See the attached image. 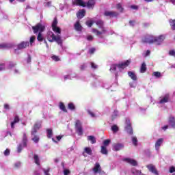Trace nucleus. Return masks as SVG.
Returning <instances> with one entry per match:
<instances>
[{"label":"nucleus","mask_w":175,"mask_h":175,"mask_svg":"<svg viewBox=\"0 0 175 175\" xmlns=\"http://www.w3.org/2000/svg\"><path fill=\"white\" fill-rule=\"evenodd\" d=\"M32 29L33 31V33H38V35L37 36L38 42H43L44 38L42 32H44V31L46 29V26L44 25V24L38 23L36 26L32 27Z\"/></svg>","instance_id":"f257e3e1"},{"label":"nucleus","mask_w":175,"mask_h":175,"mask_svg":"<svg viewBox=\"0 0 175 175\" xmlns=\"http://www.w3.org/2000/svg\"><path fill=\"white\" fill-rule=\"evenodd\" d=\"M72 5L74 6H83V8H88V9H94L95 6V0H89L87 3L83 0H73Z\"/></svg>","instance_id":"f03ea898"},{"label":"nucleus","mask_w":175,"mask_h":175,"mask_svg":"<svg viewBox=\"0 0 175 175\" xmlns=\"http://www.w3.org/2000/svg\"><path fill=\"white\" fill-rule=\"evenodd\" d=\"M46 39L51 43H53V42H56L57 44L62 46V38H61V35L59 34L55 36L53 31H49L46 33Z\"/></svg>","instance_id":"7ed1b4c3"},{"label":"nucleus","mask_w":175,"mask_h":175,"mask_svg":"<svg viewBox=\"0 0 175 175\" xmlns=\"http://www.w3.org/2000/svg\"><path fill=\"white\" fill-rule=\"evenodd\" d=\"M95 23H96V25L98 27V28L102 29V31H99L96 29H93L92 32H94V33H96V35H97V36H100V35H103V34L106 33V30H105V27H103V25H104L103 21L99 19L98 21H96Z\"/></svg>","instance_id":"20e7f679"},{"label":"nucleus","mask_w":175,"mask_h":175,"mask_svg":"<svg viewBox=\"0 0 175 175\" xmlns=\"http://www.w3.org/2000/svg\"><path fill=\"white\" fill-rule=\"evenodd\" d=\"M169 102H170V94L167 93L159 98V101H157V104L158 107H163L165 104Z\"/></svg>","instance_id":"39448f33"},{"label":"nucleus","mask_w":175,"mask_h":175,"mask_svg":"<svg viewBox=\"0 0 175 175\" xmlns=\"http://www.w3.org/2000/svg\"><path fill=\"white\" fill-rule=\"evenodd\" d=\"M129 64H131V60H126L119 64H113L111 66L110 72H113L117 70V68L121 70V69H124V68H126V66H129Z\"/></svg>","instance_id":"423d86ee"},{"label":"nucleus","mask_w":175,"mask_h":175,"mask_svg":"<svg viewBox=\"0 0 175 175\" xmlns=\"http://www.w3.org/2000/svg\"><path fill=\"white\" fill-rule=\"evenodd\" d=\"M75 131L78 136H83V133H84V130L83 129V122L79 120H77L75 122Z\"/></svg>","instance_id":"0eeeda50"},{"label":"nucleus","mask_w":175,"mask_h":175,"mask_svg":"<svg viewBox=\"0 0 175 175\" xmlns=\"http://www.w3.org/2000/svg\"><path fill=\"white\" fill-rule=\"evenodd\" d=\"M27 144H28V138L27 137V134L24 133L22 143L18 146L17 152H21V151H23V148H24V147H27Z\"/></svg>","instance_id":"6e6552de"},{"label":"nucleus","mask_w":175,"mask_h":175,"mask_svg":"<svg viewBox=\"0 0 175 175\" xmlns=\"http://www.w3.org/2000/svg\"><path fill=\"white\" fill-rule=\"evenodd\" d=\"M125 131L129 133V135L133 134V130L132 129V126L131 125V120L129 119H126V126Z\"/></svg>","instance_id":"1a4fd4ad"},{"label":"nucleus","mask_w":175,"mask_h":175,"mask_svg":"<svg viewBox=\"0 0 175 175\" xmlns=\"http://www.w3.org/2000/svg\"><path fill=\"white\" fill-rule=\"evenodd\" d=\"M154 36L148 35L142 38V43H154Z\"/></svg>","instance_id":"9d476101"},{"label":"nucleus","mask_w":175,"mask_h":175,"mask_svg":"<svg viewBox=\"0 0 175 175\" xmlns=\"http://www.w3.org/2000/svg\"><path fill=\"white\" fill-rule=\"evenodd\" d=\"M57 24L58 21H57V19L55 18L52 23V29L53 31L55 32V33H61V29L57 27Z\"/></svg>","instance_id":"9b49d317"},{"label":"nucleus","mask_w":175,"mask_h":175,"mask_svg":"<svg viewBox=\"0 0 175 175\" xmlns=\"http://www.w3.org/2000/svg\"><path fill=\"white\" fill-rule=\"evenodd\" d=\"M165 40V36H154V43L156 44L159 45L162 44V42Z\"/></svg>","instance_id":"f8f14e48"},{"label":"nucleus","mask_w":175,"mask_h":175,"mask_svg":"<svg viewBox=\"0 0 175 175\" xmlns=\"http://www.w3.org/2000/svg\"><path fill=\"white\" fill-rule=\"evenodd\" d=\"M163 144V138L158 139L154 145V148L157 152H159V149L161 148V146Z\"/></svg>","instance_id":"ddd939ff"},{"label":"nucleus","mask_w":175,"mask_h":175,"mask_svg":"<svg viewBox=\"0 0 175 175\" xmlns=\"http://www.w3.org/2000/svg\"><path fill=\"white\" fill-rule=\"evenodd\" d=\"M27 46H29V42H22L21 44H18V48L15 49V53H17L18 50H23V49H25Z\"/></svg>","instance_id":"4468645a"},{"label":"nucleus","mask_w":175,"mask_h":175,"mask_svg":"<svg viewBox=\"0 0 175 175\" xmlns=\"http://www.w3.org/2000/svg\"><path fill=\"white\" fill-rule=\"evenodd\" d=\"M40 126H42V123L40 122H36L31 130V135H36V132H38V130L40 129Z\"/></svg>","instance_id":"2eb2a0df"},{"label":"nucleus","mask_w":175,"mask_h":175,"mask_svg":"<svg viewBox=\"0 0 175 175\" xmlns=\"http://www.w3.org/2000/svg\"><path fill=\"white\" fill-rule=\"evenodd\" d=\"M146 167L148 169L149 172H150L151 173H153V174L159 175V173L158 172V171L157 170V168H155V166H154V165L152 164L148 165Z\"/></svg>","instance_id":"dca6fc26"},{"label":"nucleus","mask_w":175,"mask_h":175,"mask_svg":"<svg viewBox=\"0 0 175 175\" xmlns=\"http://www.w3.org/2000/svg\"><path fill=\"white\" fill-rule=\"evenodd\" d=\"M123 161L124 162H126V163H129L132 166H137V161H136V160H135L133 159L124 158V159H123Z\"/></svg>","instance_id":"f3484780"},{"label":"nucleus","mask_w":175,"mask_h":175,"mask_svg":"<svg viewBox=\"0 0 175 175\" xmlns=\"http://www.w3.org/2000/svg\"><path fill=\"white\" fill-rule=\"evenodd\" d=\"M104 15L106 17H117L118 16V14L114 11H105L104 12Z\"/></svg>","instance_id":"a211bd4d"},{"label":"nucleus","mask_w":175,"mask_h":175,"mask_svg":"<svg viewBox=\"0 0 175 175\" xmlns=\"http://www.w3.org/2000/svg\"><path fill=\"white\" fill-rule=\"evenodd\" d=\"M122 148H124L123 144H114L113 145V151H120V150H122Z\"/></svg>","instance_id":"6ab92c4d"},{"label":"nucleus","mask_w":175,"mask_h":175,"mask_svg":"<svg viewBox=\"0 0 175 175\" xmlns=\"http://www.w3.org/2000/svg\"><path fill=\"white\" fill-rule=\"evenodd\" d=\"M100 165L99 164V163H96L95 165L93 168V172L94 173L96 174V173H100Z\"/></svg>","instance_id":"aec40b11"},{"label":"nucleus","mask_w":175,"mask_h":175,"mask_svg":"<svg viewBox=\"0 0 175 175\" xmlns=\"http://www.w3.org/2000/svg\"><path fill=\"white\" fill-rule=\"evenodd\" d=\"M13 44L12 43H2L0 44V49H12Z\"/></svg>","instance_id":"412c9836"},{"label":"nucleus","mask_w":175,"mask_h":175,"mask_svg":"<svg viewBox=\"0 0 175 175\" xmlns=\"http://www.w3.org/2000/svg\"><path fill=\"white\" fill-rule=\"evenodd\" d=\"M85 16V10H81L77 14V17L78 18H83Z\"/></svg>","instance_id":"4be33fe9"},{"label":"nucleus","mask_w":175,"mask_h":175,"mask_svg":"<svg viewBox=\"0 0 175 175\" xmlns=\"http://www.w3.org/2000/svg\"><path fill=\"white\" fill-rule=\"evenodd\" d=\"M20 122V118H18V116H15L14 121L11 122V129H14V125L17 124V122Z\"/></svg>","instance_id":"5701e85b"},{"label":"nucleus","mask_w":175,"mask_h":175,"mask_svg":"<svg viewBox=\"0 0 175 175\" xmlns=\"http://www.w3.org/2000/svg\"><path fill=\"white\" fill-rule=\"evenodd\" d=\"M128 75L129 76V77H131V79L132 80H133L134 81H136V80L137 79V77H136V74H135V72L129 71L128 72Z\"/></svg>","instance_id":"b1692460"},{"label":"nucleus","mask_w":175,"mask_h":175,"mask_svg":"<svg viewBox=\"0 0 175 175\" xmlns=\"http://www.w3.org/2000/svg\"><path fill=\"white\" fill-rule=\"evenodd\" d=\"M169 124L172 128H175V119L174 117L171 116L169 119Z\"/></svg>","instance_id":"393cba45"},{"label":"nucleus","mask_w":175,"mask_h":175,"mask_svg":"<svg viewBox=\"0 0 175 175\" xmlns=\"http://www.w3.org/2000/svg\"><path fill=\"white\" fill-rule=\"evenodd\" d=\"M8 69V63H1L0 64V72L6 70Z\"/></svg>","instance_id":"a878e982"},{"label":"nucleus","mask_w":175,"mask_h":175,"mask_svg":"<svg viewBox=\"0 0 175 175\" xmlns=\"http://www.w3.org/2000/svg\"><path fill=\"white\" fill-rule=\"evenodd\" d=\"M88 140L89 142H91L92 144H95V143H96V139H95V137L92 135L88 136Z\"/></svg>","instance_id":"bb28decb"},{"label":"nucleus","mask_w":175,"mask_h":175,"mask_svg":"<svg viewBox=\"0 0 175 175\" xmlns=\"http://www.w3.org/2000/svg\"><path fill=\"white\" fill-rule=\"evenodd\" d=\"M111 129L113 133H117V132L119 131L118 126L116 124L111 126Z\"/></svg>","instance_id":"cd10ccee"},{"label":"nucleus","mask_w":175,"mask_h":175,"mask_svg":"<svg viewBox=\"0 0 175 175\" xmlns=\"http://www.w3.org/2000/svg\"><path fill=\"white\" fill-rule=\"evenodd\" d=\"M146 70H147L146 63H143L142 65L141 66L140 72L141 73H144L146 72Z\"/></svg>","instance_id":"c85d7f7f"},{"label":"nucleus","mask_w":175,"mask_h":175,"mask_svg":"<svg viewBox=\"0 0 175 175\" xmlns=\"http://www.w3.org/2000/svg\"><path fill=\"white\" fill-rule=\"evenodd\" d=\"M75 28L76 31H81V25H80V22L77 21L75 24Z\"/></svg>","instance_id":"c756f323"},{"label":"nucleus","mask_w":175,"mask_h":175,"mask_svg":"<svg viewBox=\"0 0 175 175\" xmlns=\"http://www.w3.org/2000/svg\"><path fill=\"white\" fill-rule=\"evenodd\" d=\"M68 108L69 109V110H71L72 111L76 109V107L75 106V104H73V103H68Z\"/></svg>","instance_id":"7c9ffc66"},{"label":"nucleus","mask_w":175,"mask_h":175,"mask_svg":"<svg viewBox=\"0 0 175 175\" xmlns=\"http://www.w3.org/2000/svg\"><path fill=\"white\" fill-rule=\"evenodd\" d=\"M46 133H47V137H49V139H51V137H53V130H51V129H47Z\"/></svg>","instance_id":"2f4dec72"},{"label":"nucleus","mask_w":175,"mask_h":175,"mask_svg":"<svg viewBox=\"0 0 175 175\" xmlns=\"http://www.w3.org/2000/svg\"><path fill=\"white\" fill-rule=\"evenodd\" d=\"M107 148L106 146H101V154H103L104 155H107Z\"/></svg>","instance_id":"473e14b6"},{"label":"nucleus","mask_w":175,"mask_h":175,"mask_svg":"<svg viewBox=\"0 0 175 175\" xmlns=\"http://www.w3.org/2000/svg\"><path fill=\"white\" fill-rule=\"evenodd\" d=\"M15 65L16 63L10 62L8 64H7V69H12V68H14Z\"/></svg>","instance_id":"72a5a7b5"},{"label":"nucleus","mask_w":175,"mask_h":175,"mask_svg":"<svg viewBox=\"0 0 175 175\" xmlns=\"http://www.w3.org/2000/svg\"><path fill=\"white\" fill-rule=\"evenodd\" d=\"M84 151L86 154H88V155H92V150H91V148L86 147L85 148Z\"/></svg>","instance_id":"f704fd0d"},{"label":"nucleus","mask_w":175,"mask_h":175,"mask_svg":"<svg viewBox=\"0 0 175 175\" xmlns=\"http://www.w3.org/2000/svg\"><path fill=\"white\" fill-rule=\"evenodd\" d=\"M170 24L172 27V29L175 31V20H172V19L170 20Z\"/></svg>","instance_id":"c9c22d12"},{"label":"nucleus","mask_w":175,"mask_h":175,"mask_svg":"<svg viewBox=\"0 0 175 175\" xmlns=\"http://www.w3.org/2000/svg\"><path fill=\"white\" fill-rule=\"evenodd\" d=\"M33 159H34V162H35V163H36V165H40L39 156H38V154H34Z\"/></svg>","instance_id":"e433bc0d"},{"label":"nucleus","mask_w":175,"mask_h":175,"mask_svg":"<svg viewBox=\"0 0 175 175\" xmlns=\"http://www.w3.org/2000/svg\"><path fill=\"white\" fill-rule=\"evenodd\" d=\"M153 76H154V77L157 79H159V77H162V74L160 72H154Z\"/></svg>","instance_id":"4c0bfd02"},{"label":"nucleus","mask_w":175,"mask_h":175,"mask_svg":"<svg viewBox=\"0 0 175 175\" xmlns=\"http://www.w3.org/2000/svg\"><path fill=\"white\" fill-rule=\"evenodd\" d=\"M33 136V137L31 138V140H33L34 143H39V137L38 135H35V134Z\"/></svg>","instance_id":"58836bf2"},{"label":"nucleus","mask_w":175,"mask_h":175,"mask_svg":"<svg viewBox=\"0 0 175 175\" xmlns=\"http://www.w3.org/2000/svg\"><path fill=\"white\" fill-rule=\"evenodd\" d=\"M59 109L62 110V111H65L66 113L67 111L66 108L65 107V105L62 103H59Z\"/></svg>","instance_id":"ea45409f"},{"label":"nucleus","mask_w":175,"mask_h":175,"mask_svg":"<svg viewBox=\"0 0 175 175\" xmlns=\"http://www.w3.org/2000/svg\"><path fill=\"white\" fill-rule=\"evenodd\" d=\"M117 117H118V111H114L112 114L111 118L112 120H114L117 118Z\"/></svg>","instance_id":"a19ab883"},{"label":"nucleus","mask_w":175,"mask_h":175,"mask_svg":"<svg viewBox=\"0 0 175 175\" xmlns=\"http://www.w3.org/2000/svg\"><path fill=\"white\" fill-rule=\"evenodd\" d=\"M133 144L134 146H137V138L136 137H131Z\"/></svg>","instance_id":"79ce46f5"},{"label":"nucleus","mask_w":175,"mask_h":175,"mask_svg":"<svg viewBox=\"0 0 175 175\" xmlns=\"http://www.w3.org/2000/svg\"><path fill=\"white\" fill-rule=\"evenodd\" d=\"M116 8L118 10H119V12H122L124 10V8H122V5H121V3L117 4Z\"/></svg>","instance_id":"37998d69"},{"label":"nucleus","mask_w":175,"mask_h":175,"mask_svg":"<svg viewBox=\"0 0 175 175\" xmlns=\"http://www.w3.org/2000/svg\"><path fill=\"white\" fill-rule=\"evenodd\" d=\"M63 173L64 175H69L70 174V170H69V169L64 168L63 170Z\"/></svg>","instance_id":"c03bdc74"},{"label":"nucleus","mask_w":175,"mask_h":175,"mask_svg":"<svg viewBox=\"0 0 175 175\" xmlns=\"http://www.w3.org/2000/svg\"><path fill=\"white\" fill-rule=\"evenodd\" d=\"M90 66H91L92 69H98V65H96L94 62H90Z\"/></svg>","instance_id":"a18cd8bd"},{"label":"nucleus","mask_w":175,"mask_h":175,"mask_svg":"<svg viewBox=\"0 0 175 175\" xmlns=\"http://www.w3.org/2000/svg\"><path fill=\"white\" fill-rule=\"evenodd\" d=\"M104 147H107L110 144V139H106L103 142Z\"/></svg>","instance_id":"49530a36"},{"label":"nucleus","mask_w":175,"mask_h":175,"mask_svg":"<svg viewBox=\"0 0 175 175\" xmlns=\"http://www.w3.org/2000/svg\"><path fill=\"white\" fill-rule=\"evenodd\" d=\"M92 24H94V22H92V21H88L86 22V25H88V27H89L90 28L92 27Z\"/></svg>","instance_id":"de8ad7c7"},{"label":"nucleus","mask_w":175,"mask_h":175,"mask_svg":"<svg viewBox=\"0 0 175 175\" xmlns=\"http://www.w3.org/2000/svg\"><path fill=\"white\" fill-rule=\"evenodd\" d=\"M5 157H8V155H10V150L9 149H6L3 152Z\"/></svg>","instance_id":"09e8293b"},{"label":"nucleus","mask_w":175,"mask_h":175,"mask_svg":"<svg viewBox=\"0 0 175 175\" xmlns=\"http://www.w3.org/2000/svg\"><path fill=\"white\" fill-rule=\"evenodd\" d=\"M103 88H105V90H109V88H110V85H109L108 83H103V85H102Z\"/></svg>","instance_id":"8fccbe9b"},{"label":"nucleus","mask_w":175,"mask_h":175,"mask_svg":"<svg viewBox=\"0 0 175 175\" xmlns=\"http://www.w3.org/2000/svg\"><path fill=\"white\" fill-rule=\"evenodd\" d=\"M64 80L66 81V80H72V77L70 75H65L64 77Z\"/></svg>","instance_id":"3c124183"},{"label":"nucleus","mask_w":175,"mask_h":175,"mask_svg":"<svg viewBox=\"0 0 175 175\" xmlns=\"http://www.w3.org/2000/svg\"><path fill=\"white\" fill-rule=\"evenodd\" d=\"M4 109L5 110L8 111V110H10V105H9V104H4Z\"/></svg>","instance_id":"603ef678"},{"label":"nucleus","mask_w":175,"mask_h":175,"mask_svg":"<svg viewBox=\"0 0 175 175\" xmlns=\"http://www.w3.org/2000/svg\"><path fill=\"white\" fill-rule=\"evenodd\" d=\"M87 40L89 42H92V40H94V36H87Z\"/></svg>","instance_id":"864d4df0"},{"label":"nucleus","mask_w":175,"mask_h":175,"mask_svg":"<svg viewBox=\"0 0 175 175\" xmlns=\"http://www.w3.org/2000/svg\"><path fill=\"white\" fill-rule=\"evenodd\" d=\"M51 58H52V59L53 60V61H59V58L57 57V56H56V55H53V56H52L51 57Z\"/></svg>","instance_id":"5fc2aeb1"},{"label":"nucleus","mask_w":175,"mask_h":175,"mask_svg":"<svg viewBox=\"0 0 175 175\" xmlns=\"http://www.w3.org/2000/svg\"><path fill=\"white\" fill-rule=\"evenodd\" d=\"M169 172H170V173H174V172H175V167H173V166L170 167V170H169Z\"/></svg>","instance_id":"6e6d98bb"},{"label":"nucleus","mask_w":175,"mask_h":175,"mask_svg":"<svg viewBox=\"0 0 175 175\" xmlns=\"http://www.w3.org/2000/svg\"><path fill=\"white\" fill-rule=\"evenodd\" d=\"M136 85H137V84H136L135 82H133V83H130V87H131V88H136Z\"/></svg>","instance_id":"4d7b16f0"},{"label":"nucleus","mask_w":175,"mask_h":175,"mask_svg":"<svg viewBox=\"0 0 175 175\" xmlns=\"http://www.w3.org/2000/svg\"><path fill=\"white\" fill-rule=\"evenodd\" d=\"M94 53H95V48H92L89 50L90 54H94Z\"/></svg>","instance_id":"13d9d810"},{"label":"nucleus","mask_w":175,"mask_h":175,"mask_svg":"<svg viewBox=\"0 0 175 175\" xmlns=\"http://www.w3.org/2000/svg\"><path fill=\"white\" fill-rule=\"evenodd\" d=\"M88 114H90V116H91V117H92V118L95 117V114L92 111L88 110Z\"/></svg>","instance_id":"bf43d9fd"},{"label":"nucleus","mask_w":175,"mask_h":175,"mask_svg":"<svg viewBox=\"0 0 175 175\" xmlns=\"http://www.w3.org/2000/svg\"><path fill=\"white\" fill-rule=\"evenodd\" d=\"M85 68H87V64H84L81 66V70H84V69H85Z\"/></svg>","instance_id":"052dcab7"},{"label":"nucleus","mask_w":175,"mask_h":175,"mask_svg":"<svg viewBox=\"0 0 175 175\" xmlns=\"http://www.w3.org/2000/svg\"><path fill=\"white\" fill-rule=\"evenodd\" d=\"M33 42H35V36H31L30 38V44H32V43H33Z\"/></svg>","instance_id":"680f3d73"},{"label":"nucleus","mask_w":175,"mask_h":175,"mask_svg":"<svg viewBox=\"0 0 175 175\" xmlns=\"http://www.w3.org/2000/svg\"><path fill=\"white\" fill-rule=\"evenodd\" d=\"M15 167H20L21 166V162H16L14 164Z\"/></svg>","instance_id":"e2e57ef3"},{"label":"nucleus","mask_w":175,"mask_h":175,"mask_svg":"<svg viewBox=\"0 0 175 175\" xmlns=\"http://www.w3.org/2000/svg\"><path fill=\"white\" fill-rule=\"evenodd\" d=\"M150 54H151V52L150 51V50H147L144 55V57H148V55H150Z\"/></svg>","instance_id":"0e129e2a"},{"label":"nucleus","mask_w":175,"mask_h":175,"mask_svg":"<svg viewBox=\"0 0 175 175\" xmlns=\"http://www.w3.org/2000/svg\"><path fill=\"white\" fill-rule=\"evenodd\" d=\"M27 62V64H31V56L30 55H28Z\"/></svg>","instance_id":"69168bd1"},{"label":"nucleus","mask_w":175,"mask_h":175,"mask_svg":"<svg viewBox=\"0 0 175 175\" xmlns=\"http://www.w3.org/2000/svg\"><path fill=\"white\" fill-rule=\"evenodd\" d=\"M129 24L131 27H133L135 25V21H130Z\"/></svg>","instance_id":"338daca9"},{"label":"nucleus","mask_w":175,"mask_h":175,"mask_svg":"<svg viewBox=\"0 0 175 175\" xmlns=\"http://www.w3.org/2000/svg\"><path fill=\"white\" fill-rule=\"evenodd\" d=\"M34 175H40V172L39 171H35Z\"/></svg>","instance_id":"774afa93"}]
</instances>
